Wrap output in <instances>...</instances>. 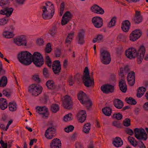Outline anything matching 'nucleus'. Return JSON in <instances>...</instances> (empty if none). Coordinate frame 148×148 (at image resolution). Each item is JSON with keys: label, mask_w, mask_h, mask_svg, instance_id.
<instances>
[{"label": "nucleus", "mask_w": 148, "mask_h": 148, "mask_svg": "<svg viewBox=\"0 0 148 148\" xmlns=\"http://www.w3.org/2000/svg\"><path fill=\"white\" fill-rule=\"evenodd\" d=\"M116 18V17H113L110 22L107 24V27L109 28H111L114 26L115 24Z\"/></svg>", "instance_id": "obj_38"}, {"label": "nucleus", "mask_w": 148, "mask_h": 148, "mask_svg": "<svg viewBox=\"0 0 148 148\" xmlns=\"http://www.w3.org/2000/svg\"><path fill=\"white\" fill-rule=\"evenodd\" d=\"M9 110L12 112L16 111L17 108V105L14 102H11L9 103L8 105Z\"/></svg>", "instance_id": "obj_36"}, {"label": "nucleus", "mask_w": 148, "mask_h": 148, "mask_svg": "<svg viewBox=\"0 0 148 148\" xmlns=\"http://www.w3.org/2000/svg\"><path fill=\"white\" fill-rule=\"evenodd\" d=\"M74 34L75 32H71L68 34L65 41L66 43L70 44L71 43L73 40Z\"/></svg>", "instance_id": "obj_30"}, {"label": "nucleus", "mask_w": 148, "mask_h": 148, "mask_svg": "<svg viewBox=\"0 0 148 148\" xmlns=\"http://www.w3.org/2000/svg\"><path fill=\"white\" fill-rule=\"evenodd\" d=\"M77 117L80 122L83 123L86 119V114L85 111L82 110L79 111L77 115Z\"/></svg>", "instance_id": "obj_16"}, {"label": "nucleus", "mask_w": 148, "mask_h": 148, "mask_svg": "<svg viewBox=\"0 0 148 148\" xmlns=\"http://www.w3.org/2000/svg\"><path fill=\"white\" fill-rule=\"evenodd\" d=\"M45 60L47 65L49 67H51L52 66V61L49 56H46Z\"/></svg>", "instance_id": "obj_48"}, {"label": "nucleus", "mask_w": 148, "mask_h": 148, "mask_svg": "<svg viewBox=\"0 0 148 148\" xmlns=\"http://www.w3.org/2000/svg\"><path fill=\"white\" fill-rule=\"evenodd\" d=\"M61 70V66L60 61L58 60H55L53 62L52 65V70L54 73H58Z\"/></svg>", "instance_id": "obj_15"}, {"label": "nucleus", "mask_w": 148, "mask_h": 148, "mask_svg": "<svg viewBox=\"0 0 148 148\" xmlns=\"http://www.w3.org/2000/svg\"><path fill=\"white\" fill-rule=\"evenodd\" d=\"M142 18L141 16H135L134 19V22L136 23H139L142 22Z\"/></svg>", "instance_id": "obj_49"}, {"label": "nucleus", "mask_w": 148, "mask_h": 148, "mask_svg": "<svg viewBox=\"0 0 148 148\" xmlns=\"http://www.w3.org/2000/svg\"><path fill=\"white\" fill-rule=\"evenodd\" d=\"M146 90V89L145 87L143 86L139 87L137 95V97L139 98L141 97L144 94Z\"/></svg>", "instance_id": "obj_32"}, {"label": "nucleus", "mask_w": 148, "mask_h": 148, "mask_svg": "<svg viewBox=\"0 0 148 148\" xmlns=\"http://www.w3.org/2000/svg\"><path fill=\"white\" fill-rule=\"evenodd\" d=\"M13 9L11 7H6L0 11V14L5 15L7 16H9L12 14Z\"/></svg>", "instance_id": "obj_22"}, {"label": "nucleus", "mask_w": 148, "mask_h": 148, "mask_svg": "<svg viewBox=\"0 0 148 148\" xmlns=\"http://www.w3.org/2000/svg\"><path fill=\"white\" fill-rule=\"evenodd\" d=\"M114 103L115 106L119 109L121 108L123 106V102L118 99H116L114 100Z\"/></svg>", "instance_id": "obj_33"}, {"label": "nucleus", "mask_w": 148, "mask_h": 148, "mask_svg": "<svg viewBox=\"0 0 148 148\" xmlns=\"http://www.w3.org/2000/svg\"><path fill=\"white\" fill-rule=\"evenodd\" d=\"M32 78L34 81L39 82L40 81V79L39 77V75L37 74H35L32 76Z\"/></svg>", "instance_id": "obj_59"}, {"label": "nucleus", "mask_w": 148, "mask_h": 148, "mask_svg": "<svg viewBox=\"0 0 148 148\" xmlns=\"http://www.w3.org/2000/svg\"><path fill=\"white\" fill-rule=\"evenodd\" d=\"M46 86L48 89L56 90H60L61 88V85L59 84L56 85L53 80H49L47 81L46 82Z\"/></svg>", "instance_id": "obj_11"}, {"label": "nucleus", "mask_w": 148, "mask_h": 148, "mask_svg": "<svg viewBox=\"0 0 148 148\" xmlns=\"http://www.w3.org/2000/svg\"><path fill=\"white\" fill-rule=\"evenodd\" d=\"M36 112L40 114L43 118L48 117L49 114L47 108L45 106H38L36 108Z\"/></svg>", "instance_id": "obj_9"}, {"label": "nucleus", "mask_w": 148, "mask_h": 148, "mask_svg": "<svg viewBox=\"0 0 148 148\" xmlns=\"http://www.w3.org/2000/svg\"><path fill=\"white\" fill-rule=\"evenodd\" d=\"M142 35V32L140 29H136L133 31L129 36V40L134 42L138 40Z\"/></svg>", "instance_id": "obj_8"}, {"label": "nucleus", "mask_w": 148, "mask_h": 148, "mask_svg": "<svg viewBox=\"0 0 148 148\" xmlns=\"http://www.w3.org/2000/svg\"><path fill=\"white\" fill-rule=\"evenodd\" d=\"M7 83V78L6 77H3L0 80V87H4Z\"/></svg>", "instance_id": "obj_42"}, {"label": "nucleus", "mask_w": 148, "mask_h": 148, "mask_svg": "<svg viewBox=\"0 0 148 148\" xmlns=\"http://www.w3.org/2000/svg\"><path fill=\"white\" fill-rule=\"evenodd\" d=\"M130 23L128 20H125L123 21L122 24L121 29L124 32H127L130 27Z\"/></svg>", "instance_id": "obj_24"}, {"label": "nucleus", "mask_w": 148, "mask_h": 148, "mask_svg": "<svg viewBox=\"0 0 148 148\" xmlns=\"http://www.w3.org/2000/svg\"><path fill=\"white\" fill-rule=\"evenodd\" d=\"M36 43L38 46H42L44 45V41L42 38H38L36 40Z\"/></svg>", "instance_id": "obj_52"}, {"label": "nucleus", "mask_w": 148, "mask_h": 148, "mask_svg": "<svg viewBox=\"0 0 148 148\" xmlns=\"http://www.w3.org/2000/svg\"><path fill=\"white\" fill-rule=\"evenodd\" d=\"M91 124L89 123H87L84 124L83 128V132L86 134H88L91 129Z\"/></svg>", "instance_id": "obj_34"}, {"label": "nucleus", "mask_w": 148, "mask_h": 148, "mask_svg": "<svg viewBox=\"0 0 148 148\" xmlns=\"http://www.w3.org/2000/svg\"><path fill=\"white\" fill-rule=\"evenodd\" d=\"M73 15L70 12L67 11L64 14L61 21V25L63 26L66 24L71 19Z\"/></svg>", "instance_id": "obj_12"}, {"label": "nucleus", "mask_w": 148, "mask_h": 148, "mask_svg": "<svg viewBox=\"0 0 148 148\" xmlns=\"http://www.w3.org/2000/svg\"><path fill=\"white\" fill-rule=\"evenodd\" d=\"M91 11L95 13L102 14L104 12V10L98 5H95L92 6L91 8Z\"/></svg>", "instance_id": "obj_20"}, {"label": "nucleus", "mask_w": 148, "mask_h": 148, "mask_svg": "<svg viewBox=\"0 0 148 148\" xmlns=\"http://www.w3.org/2000/svg\"><path fill=\"white\" fill-rule=\"evenodd\" d=\"M137 62L138 64H140L142 62V61L143 58L144 56H143L142 57L140 56L137 55Z\"/></svg>", "instance_id": "obj_60"}, {"label": "nucleus", "mask_w": 148, "mask_h": 148, "mask_svg": "<svg viewBox=\"0 0 148 148\" xmlns=\"http://www.w3.org/2000/svg\"><path fill=\"white\" fill-rule=\"evenodd\" d=\"M32 55L29 52L25 51L18 54V59L21 63L26 65L30 64L32 62Z\"/></svg>", "instance_id": "obj_2"}, {"label": "nucleus", "mask_w": 148, "mask_h": 148, "mask_svg": "<svg viewBox=\"0 0 148 148\" xmlns=\"http://www.w3.org/2000/svg\"><path fill=\"white\" fill-rule=\"evenodd\" d=\"M125 55L127 58L131 59L137 57L138 53L135 49L131 48L128 49L125 51Z\"/></svg>", "instance_id": "obj_10"}, {"label": "nucleus", "mask_w": 148, "mask_h": 148, "mask_svg": "<svg viewBox=\"0 0 148 148\" xmlns=\"http://www.w3.org/2000/svg\"><path fill=\"white\" fill-rule=\"evenodd\" d=\"M125 101L127 103L131 105H135L136 103L135 99L130 97L126 98Z\"/></svg>", "instance_id": "obj_43"}, {"label": "nucleus", "mask_w": 148, "mask_h": 148, "mask_svg": "<svg viewBox=\"0 0 148 148\" xmlns=\"http://www.w3.org/2000/svg\"><path fill=\"white\" fill-rule=\"evenodd\" d=\"M126 132L127 134L130 135H132L134 134V132L133 131L130 129H127Z\"/></svg>", "instance_id": "obj_63"}, {"label": "nucleus", "mask_w": 148, "mask_h": 148, "mask_svg": "<svg viewBox=\"0 0 148 148\" xmlns=\"http://www.w3.org/2000/svg\"><path fill=\"white\" fill-rule=\"evenodd\" d=\"M119 86L121 90L123 92H125L127 90V85L125 81L121 80L119 83Z\"/></svg>", "instance_id": "obj_28"}, {"label": "nucleus", "mask_w": 148, "mask_h": 148, "mask_svg": "<svg viewBox=\"0 0 148 148\" xmlns=\"http://www.w3.org/2000/svg\"><path fill=\"white\" fill-rule=\"evenodd\" d=\"M8 106V103L5 99H0V108L2 110L6 109Z\"/></svg>", "instance_id": "obj_29"}, {"label": "nucleus", "mask_w": 148, "mask_h": 148, "mask_svg": "<svg viewBox=\"0 0 148 148\" xmlns=\"http://www.w3.org/2000/svg\"><path fill=\"white\" fill-rule=\"evenodd\" d=\"M43 75L44 77L46 78H48L50 75L49 73L48 69L44 68L42 70Z\"/></svg>", "instance_id": "obj_47"}, {"label": "nucleus", "mask_w": 148, "mask_h": 148, "mask_svg": "<svg viewBox=\"0 0 148 148\" xmlns=\"http://www.w3.org/2000/svg\"><path fill=\"white\" fill-rule=\"evenodd\" d=\"M32 62L37 67H41L44 64L43 57L42 54L38 52L34 53L32 55Z\"/></svg>", "instance_id": "obj_4"}, {"label": "nucleus", "mask_w": 148, "mask_h": 148, "mask_svg": "<svg viewBox=\"0 0 148 148\" xmlns=\"http://www.w3.org/2000/svg\"><path fill=\"white\" fill-rule=\"evenodd\" d=\"M77 134L75 132L74 133L71 137V139L72 140L75 141L77 139Z\"/></svg>", "instance_id": "obj_61"}, {"label": "nucleus", "mask_w": 148, "mask_h": 148, "mask_svg": "<svg viewBox=\"0 0 148 148\" xmlns=\"http://www.w3.org/2000/svg\"><path fill=\"white\" fill-rule=\"evenodd\" d=\"M63 106L66 109H69L71 102V97L68 95H66L62 98Z\"/></svg>", "instance_id": "obj_14"}, {"label": "nucleus", "mask_w": 148, "mask_h": 148, "mask_svg": "<svg viewBox=\"0 0 148 148\" xmlns=\"http://www.w3.org/2000/svg\"><path fill=\"white\" fill-rule=\"evenodd\" d=\"M145 48L144 46H141L139 48L138 50L137 51L138 55L141 56L142 57L144 56L145 53Z\"/></svg>", "instance_id": "obj_37"}, {"label": "nucleus", "mask_w": 148, "mask_h": 148, "mask_svg": "<svg viewBox=\"0 0 148 148\" xmlns=\"http://www.w3.org/2000/svg\"><path fill=\"white\" fill-rule=\"evenodd\" d=\"M73 117L72 114L69 113L66 114L63 118V121L65 122L70 121L73 119Z\"/></svg>", "instance_id": "obj_35"}, {"label": "nucleus", "mask_w": 148, "mask_h": 148, "mask_svg": "<svg viewBox=\"0 0 148 148\" xmlns=\"http://www.w3.org/2000/svg\"><path fill=\"white\" fill-rule=\"evenodd\" d=\"M103 36L102 34H99L97 35L93 39V43L99 42H102L103 40Z\"/></svg>", "instance_id": "obj_39"}, {"label": "nucleus", "mask_w": 148, "mask_h": 148, "mask_svg": "<svg viewBox=\"0 0 148 148\" xmlns=\"http://www.w3.org/2000/svg\"><path fill=\"white\" fill-rule=\"evenodd\" d=\"M113 117L114 118H115L117 120H120L122 119L123 116L120 113H118L117 114H115L113 115Z\"/></svg>", "instance_id": "obj_58"}, {"label": "nucleus", "mask_w": 148, "mask_h": 148, "mask_svg": "<svg viewBox=\"0 0 148 148\" xmlns=\"http://www.w3.org/2000/svg\"><path fill=\"white\" fill-rule=\"evenodd\" d=\"M92 22L95 27L97 28L101 27L103 25V20L100 17H94L92 19Z\"/></svg>", "instance_id": "obj_13"}, {"label": "nucleus", "mask_w": 148, "mask_h": 148, "mask_svg": "<svg viewBox=\"0 0 148 148\" xmlns=\"http://www.w3.org/2000/svg\"><path fill=\"white\" fill-rule=\"evenodd\" d=\"M85 32L83 30H80L78 34L77 42L80 45H82L85 42Z\"/></svg>", "instance_id": "obj_17"}, {"label": "nucleus", "mask_w": 148, "mask_h": 148, "mask_svg": "<svg viewBox=\"0 0 148 148\" xmlns=\"http://www.w3.org/2000/svg\"><path fill=\"white\" fill-rule=\"evenodd\" d=\"M21 46H26L27 45V37L25 35L19 36Z\"/></svg>", "instance_id": "obj_31"}, {"label": "nucleus", "mask_w": 148, "mask_h": 148, "mask_svg": "<svg viewBox=\"0 0 148 148\" xmlns=\"http://www.w3.org/2000/svg\"><path fill=\"white\" fill-rule=\"evenodd\" d=\"M0 143L3 148H10L11 146L10 144L9 143L4 142L3 140L0 141Z\"/></svg>", "instance_id": "obj_46"}, {"label": "nucleus", "mask_w": 148, "mask_h": 148, "mask_svg": "<svg viewBox=\"0 0 148 148\" xmlns=\"http://www.w3.org/2000/svg\"><path fill=\"white\" fill-rule=\"evenodd\" d=\"M127 80L129 84L131 85H134L135 83V73L133 71L129 73L127 77Z\"/></svg>", "instance_id": "obj_21"}, {"label": "nucleus", "mask_w": 148, "mask_h": 148, "mask_svg": "<svg viewBox=\"0 0 148 148\" xmlns=\"http://www.w3.org/2000/svg\"><path fill=\"white\" fill-rule=\"evenodd\" d=\"M42 89V86L35 84H32L29 87V92L33 95L37 96L40 94Z\"/></svg>", "instance_id": "obj_5"}, {"label": "nucleus", "mask_w": 148, "mask_h": 148, "mask_svg": "<svg viewBox=\"0 0 148 148\" xmlns=\"http://www.w3.org/2000/svg\"><path fill=\"white\" fill-rule=\"evenodd\" d=\"M84 104H83L88 108L90 107L92 104L91 101L88 98L87 99L86 101H84Z\"/></svg>", "instance_id": "obj_51"}, {"label": "nucleus", "mask_w": 148, "mask_h": 148, "mask_svg": "<svg viewBox=\"0 0 148 148\" xmlns=\"http://www.w3.org/2000/svg\"><path fill=\"white\" fill-rule=\"evenodd\" d=\"M100 59L101 62L105 64H108L111 60L110 53L108 51L101 50L100 52Z\"/></svg>", "instance_id": "obj_6"}, {"label": "nucleus", "mask_w": 148, "mask_h": 148, "mask_svg": "<svg viewBox=\"0 0 148 148\" xmlns=\"http://www.w3.org/2000/svg\"><path fill=\"white\" fill-rule=\"evenodd\" d=\"M123 123L124 126H129L130 125V121L129 119L126 118L124 120Z\"/></svg>", "instance_id": "obj_56"}, {"label": "nucleus", "mask_w": 148, "mask_h": 148, "mask_svg": "<svg viewBox=\"0 0 148 148\" xmlns=\"http://www.w3.org/2000/svg\"><path fill=\"white\" fill-rule=\"evenodd\" d=\"M88 98L85 94L82 91L79 92L78 94V99L82 104H84V102L86 101Z\"/></svg>", "instance_id": "obj_25"}, {"label": "nucleus", "mask_w": 148, "mask_h": 148, "mask_svg": "<svg viewBox=\"0 0 148 148\" xmlns=\"http://www.w3.org/2000/svg\"><path fill=\"white\" fill-rule=\"evenodd\" d=\"M50 148H61V142L60 140L57 138L53 139L50 144Z\"/></svg>", "instance_id": "obj_18"}, {"label": "nucleus", "mask_w": 148, "mask_h": 148, "mask_svg": "<svg viewBox=\"0 0 148 148\" xmlns=\"http://www.w3.org/2000/svg\"><path fill=\"white\" fill-rule=\"evenodd\" d=\"M138 145L140 148H145V145L142 142H139L138 143Z\"/></svg>", "instance_id": "obj_64"}, {"label": "nucleus", "mask_w": 148, "mask_h": 148, "mask_svg": "<svg viewBox=\"0 0 148 148\" xmlns=\"http://www.w3.org/2000/svg\"><path fill=\"white\" fill-rule=\"evenodd\" d=\"M135 137L138 139H144L146 140L147 135L145 130L143 129L136 128L134 130Z\"/></svg>", "instance_id": "obj_7"}, {"label": "nucleus", "mask_w": 148, "mask_h": 148, "mask_svg": "<svg viewBox=\"0 0 148 148\" xmlns=\"http://www.w3.org/2000/svg\"><path fill=\"white\" fill-rule=\"evenodd\" d=\"M9 3L8 0H1L0 2V5L3 7L5 5H8Z\"/></svg>", "instance_id": "obj_54"}, {"label": "nucleus", "mask_w": 148, "mask_h": 148, "mask_svg": "<svg viewBox=\"0 0 148 148\" xmlns=\"http://www.w3.org/2000/svg\"><path fill=\"white\" fill-rule=\"evenodd\" d=\"M114 145L117 147H121L123 144V141L119 137H116L114 139L113 142Z\"/></svg>", "instance_id": "obj_26"}, {"label": "nucleus", "mask_w": 148, "mask_h": 148, "mask_svg": "<svg viewBox=\"0 0 148 148\" xmlns=\"http://www.w3.org/2000/svg\"><path fill=\"white\" fill-rule=\"evenodd\" d=\"M65 4L64 3H62L60 6V16L62 15L64 9Z\"/></svg>", "instance_id": "obj_53"}, {"label": "nucleus", "mask_w": 148, "mask_h": 148, "mask_svg": "<svg viewBox=\"0 0 148 148\" xmlns=\"http://www.w3.org/2000/svg\"><path fill=\"white\" fill-rule=\"evenodd\" d=\"M42 17L43 19H51L54 14L55 9L53 4L50 2H45L41 7Z\"/></svg>", "instance_id": "obj_1"}, {"label": "nucleus", "mask_w": 148, "mask_h": 148, "mask_svg": "<svg viewBox=\"0 0 148 148\" xmlns=\"http://www.w3.org/2000/svg\"><path fill=\"white\" fill-rule=\"evenodd\" d=\"M3 36L7 38H13L15 36V34L13 31L5 30L3 33Z\"/></svg>", "instance_id": "obj_27"}, {"label": "nucleus", "mask_w": 148, "mask_h": 148, "mask_svg": "<svg viewBox=\"0 0 148 148\" xmlns=\"http://www.w3.org/2000/svg\"><path fill=\"white\" fill-rule=\"evenodd\" d=\"M101 90L103 92L108 93L110 92H113L114 90V87L112 86L106 85L101 86Z\"/></svg>", "instance_id": "obj_23"}, {"label": "nucleus", "mask_w": 148, "mask_h": 148, "mask_svg": "<svg viewBox=\"0 0 148 148\" xmlns=\"http://www.w3.org/2000/svg\"><path fill=\"white\" fill-rule=\"evenodd\" d=\"M102 111L103 113L107 116H110L112 113L111 109L108 107H106L103 108Z\"/></svg>", "instance_id": "obj_41"}, {"label": "nucleus", "mask_w": 148, "mask_h": 148, "mask_svg": "<svg viewBox=\"0 0 148 148\" xmlns=\"http://www.w3.org/2000/svg\"><path fill=\"white\" fill-rule=\"evenodd\" d=\"M13 42L16 45L18 46H21V43L19 36L16 37L13 39Z\"/></svg>", "instance_id": "obj_44"}, {"label": "nucleus", "mask_w": 148, "mask_h": 148, "mask_svg": "<svg viewBox=\"0 0 148 148\" xmlns=\"http://www.w3.org/2000/svg\"><path fill=\"white\" fill-rule=\"evenodd\" d=\"M74 127L73 125H69L64 129L65 131L67 133L72 132L74 130Z\"/></svg>", "instance_id": "obj_50"}, {"label": "nucleus", "mask_w": 148, "mask_h": 148, "mask_svg": "<svg viewBox=\"0 0 148 148\" xmlns=\"http://www.w3.org/2000/svg\"><path fill=\"white\" fill-rule=\"evenodd\" d=\"M59 107L56 104H53L51 107V110L54 113H56L59 110Z\"/></svg>", "instance_id": "obj_45"}, {"label": "nucleus", "mask_w": 148, "mask_h": 148, "mask_svg": "<svg viewBox=\"0 0 148 148\" xmlns=\"http://www.w3.org/2000/svg\"><path fill=\"white\" fill-rule=\"evenodd\" d=\"M8 22V20L5 18L0 19V25L2 26L6 24Z\"/></svg>", "instance_id": "obj_57"}, {"label": "nucleus", "mask_w": 148, "mask_h": 148, "mask_svg": "<svg viewBox=\"0 0 148 148\" xmlns=\"http://www.w3.org/2000/svg\"><path fill=\"white\" fill-rule=\"evenodd\" d=\"M52 49L50 43H48L46 45L45 51L47 53H49L51 51Z\"/></svg>", "instance_id": "obj_55"}, {"label": "nucleus", "mask_w": 148, "mask_h": 148, "mask_svg": "<svg viewBox=\"0 0 148 148\" xmlns=\"http://www.w3.org/2000/svg\"><path fill=\"white\" fill-rule=\"evenodd\" d=\"M56 130L53 127L48 128L46 131L45 136V137L48 139H52L55 134Z\"/></svg>", "instance_id": "obj_19"}, {"label": "nucleus", "mask_w": 148, "mask_h": 148, "mask_svg": "<svg viewBox=\"0 0 148 148\" xmlns=\"http://www.w3.org/2000/svg\"><path fill=\"white\" fill-rule=\"evenodd\" d=\"M83 80L84 85L87 87L91 86L94 85V79L90 77L89 70L87 67H86L84 69Z\"/></svg>", "instance_id": "obj_3"}, {"label": "nucleus", "mask_w": 148, "mask_h": 148, "mask_svg": "<svg viewBox=\"0 0 148 148\" xmlns=\"http://www.w3.org/2000/svg\"><path fill=\"white\" fill-rule=\"evenodd\" d=\"M128 139L130 144L134 147H136L138 145V142L133 137L129 136L128 137Z\"/></svg>", "instance_id": "obj_40"}, {"label": "nucleus", "mask_w": 148, "mask_h": 148, "mask_svg": "<svg viewBox=\"0 0 148 148\" xmlns=\"http://www.w3.org/2000/svg\"><path fill=\"white\" fill-rule=\"evenodd\" d=\"M16 3L19 5H23L24 4L25 0H15Z\"/></svg>", "instance_id": "obj_62"}]
</instances>
